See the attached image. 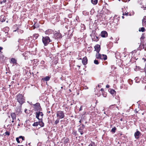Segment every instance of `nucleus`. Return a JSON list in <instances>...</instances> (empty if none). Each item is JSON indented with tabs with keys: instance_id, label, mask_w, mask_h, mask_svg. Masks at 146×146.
Here are the masks:
<instances>
[{
	"instance_id": "obj_41",
	"label": "nucleus",
	"mask_w": 146,
	"mask_h": 146,
	"mask_svg": "<svg viewBox=\"0 0 146 146\" xmlns=\"http://www.w3.org/2000/svg\"><path fill=\"white\" fill-rule=\"evenodd\" d=\"M82 106H81L80 108L79 111H81L82 110Z\"/></svg>"
},
{
	"instance_id": "obj_43",
	"label": "nucleus",
	"mask_w": 146,
	"mask_h": 146,
	"mask_svg": "<svg viewBox=\"0 0 146 146\" xmlns=\"http://www.w3.org/2000/svg\"><path fill=\"white\" fill-rule=\"evenodd\" d=\"M25 60H26L27 59V56H25Z\"/></svg>"
},
{
	"instance_id": "obj_3",
	"label": "nucleus",
	"mask_w": 146,
	"mask_h": 146,
	"mask_svg": "<svg viewBox=\"0 0 146 146\" xmlns=\"http://www.w3.org/2000/svg\"><path fill=\"white\" fill-rule=\"evenodd\" d=\"M42 41L45 46H46L51 42L50 38L48 36L42 37Z\"/></svg>"
},
{
	"instance_id": "obj_44",
	"label": "nucleus",
	"mask_w": 146,
	"mask_h": 146,
	"mask_svg": "<svg viewBox=\"0 0 146 146\" xmlns=\"http://www.w3.org/2000/svg\"><path fill=\"white\" fill-rule=\"evenodd\" d=\"M3 48L1 47H0V52H1V50Z\"/></svg>"
},
{
	"instance_id": "obj_62",
	"label": "nucleus",
	"mask_w": 146,
	"mask_h": 146,
	"mask_svg": "<svg viewBox=\"0 0 146 146\" xmlns=\"http://www.w3.org/2000/svg\"><path fill=\"white\" fill-rule=\"evenodd\" d=\"M91 145V146H92V145Z\"/></svg>"
},
{
	"instance_id": "obj_25",
	"label": "nucleus",
	"mask_w": 146,
	"mask_h": 146,
	"mask_svg": "<svg viewBox=\"0 0 146 146\" xmlns=\"http://www.w3.org/2000/svg\"><path fill=\"white\" fill-rule=\"evenodd\" d=\"M96 57L98 59H100L101 58V56H106V55H96Z\"/></svg>"
},
{
	"instance_id": "obj_38",
	"label": "nucleus",
	"mask_w": 146,
	"mask_h": 146,
	"mask_svg": "<svg viewBox=\"0 0 146 146\" xmlns=\"http://www.w3.org/2000/svg\"><path fill=\"white\" fill-rule=\"evenodd\" d=\"M36 21H37V19H34L33 20V21L34 22V23H36Z\"/></svg>"
},
{
	"instance_id": "obj_14",
	"label": "nucleus",
	"mask_w": 146,
	"mask_h": 146,
	"mask_svg": "<svg viewBox=\"0 0 146 146\" xmlns=\"http://www.w3.org/2000/svg\"><path fill=\"white\" fill-rule=\"evenodd\" d=\"M11 116L12 118V120H15L16 119V114L14 113H12L11 114Z\"/></svg>"
},
{
	"instance_id": "obj_39",
	"label": "nucleus",
	"mask_w": 146,
	"mask_h": 146,
	"mask_svg": "<svg viewBox=\"0 0 146 146\" xmlns=\"http://www.w3.org/2000/svg\"><path fill=\"white\" fill-rule=\"evenodd\" d=\"M68 141V139H66L65 140L64 143H67Z\"/></svg>"
},
{
	"instance_id": "obj_47",
	"label": "nucleus",
	"mask_w": 146,
	"mask_h": 146,
	"mask_svg": "<svg viewBox=\"0 0 146 146\" xmlns=\"http://www.w3.org/2000/svg\"><path fill=\"white\" fill-rule=\"evenodd\" d=\"M14 120H12V121H11V122H12V123H13V122H14Z\"/></svg>"
},
{
	"instance_id": "obj_34",
	"label": "nucleus",
	"mask_w": 146,
	"mask_h": 146,
	"mask_svg": "<svg viewBox=\"0 0 146 146\" xmlns=\"http://www.w3.org/2000/svg\"><path fill=\"white\" fill-rule=\"evenodd\" d=\"M16 141H17V143H19L20 142V141L19 140V138L18 137L16 138Z\"/></svg>"
},
{
	"instance_id": "obj_52",
	"label": "nucleus",
	"mask_w": 146,
	"mask_h": 146,
	"mask_svg": "<svg viewBox=\"0 0 146 146\" xmlns=\"http://www.w3.org/2000/svg\"><path fill=\"white\" fill-rule=\"evenodd\" d=\"M122 18L123 19V18H124V16H122Z\"/></svg>"
},
{
	"instance_id": "obj_26",
	"label": "nucleus",
	"mask_w": 146,
	"mask_h": 146,
	"mask_svg": "<svg viewBox=\"0 0 146 146\" xmlns=\"http://www.w3.org/2000/svg\"><path fill=\"white\" fill-rule=\"evenodd\" d=\"M38 124V122H35L33 125L34 126H37Z\"/></svg>"
},
{
	"instance_id": "obj_1",
	"label": "nucleus",
	"mask_w": 146,
	"mask_h": 146,
	"mask_svg": "<svg viewBox=\"0 0 146 146\" xmlns=\"http://www.w3.org/2000/svg\"><path fill=\"white\" fill-rule=\"evenodd\" d=\"M90 36L93 41L97 42L99 40V36L97 35L95 31H93Z\"/></svg>"
},
{
	"instance_id": "obj_7",
	"label": "nucleus",
	"mask_w": 146,
	"mask_h": 146,
	"mask_svg": "<svg viewBox=\"0 0 146 146\" xmlns=\"http://www.w3.org/2000/svg\"><path fill=\"white\" fill-rule=\"evenodd\" d=\"M95 50L96 51L97 53L96 55H101L99 53V52L100 50V46L99 44H96L94 46ZM102 55H104L102 54Z\"/></svg>"
},
{
	"instance_id": "obj_12",
	"label": "nucleus",
	"mask_w": 146,
	"mask_h": 146,
	"mask_svg": "<svg viewBox=\"0 0 146 146\" xmlns=\"http://www.w3.org/2000/svg\"><path fill=\"white\" fill-rule=\"evenodd\" d=\"M88 59L86 56L84 57L82 59V62L84 65H86L87 63Z\"/></svg>"
},
{
	"instance_id": "obj_19",
	"label": "nucleus",
	"mask_w": 146,
	"mask_h": 146,
	"mask_svg": "<svg viewBox=\"0 0 146 146\" xmlns=\"http://www.w3.org/2000/svg\"><path fill=\"white\" fill-rule=\"evenodd\" d=\"M83 129H82L80 127L78 129V131L80 133V134L82 135L83 133L84 132L83 131Z\"/></svg>"
},
{
	"instance_id": "obj_51",
	"label": "nucleus",
	"mask_w": 146,
	"mask_h": 146,
	"mask_svg": "<svg viewBox=\"0 0 146 146\" xmlns=\"http://www.w3.org/2000/svg\"><path fill=\"white\" fill-rule=\"evenodd\" d=\"M79 122L80 123H81V120H80L79 121Z\"/></svg>"
},
{
	"instance_id": "obj_40",
	"label": "nucleus",
	"mask_w": 146,
	"mask_h": 146,
	"mask_svg": "<svg viewBox=\"0 0 146 146\" xmlns=\"http://www.w3.org/2000/svg\"><path fill=\"white\" fill-rule=\"evenodd\" d=\"M0 21L1 22H3L5 21V20L4 19H0Z\"/></svg>"
},
{
	"instance_id": "obj_4",
	"label": "nucleus",
	"mask_w": 146,
	"mask_h": 146,
	"mask_svg": "<svg viewBox=\"0 0 146 146\" xmlns=\"http://www.w3.org/2000/svg\"><path fill=\"white\" fill-rule=\"evenodd\" d=\"M56 117L59 119H62L64 117V113L63 111H58L56 112Z\"/></svg>"
},
{
	"instance_id": "obj_56",
	"label": "nucleus",
	"mask_w": 146,
	"mask_h": 146,
	"mask_svg": "<svg viewBox=\"0 0 146 146\" xmlns=\"http://www.w3.org/2000/svg\"><path fill=\"white\" fill-rule=\"evenodd\" d=\"M72 104H71V105H70L71 106V105H72Z\"/></svg>"
},
{
	"instance_id": "obj_5",
	"label": "nucleus",
	"mask_w": 146,
	"mask_h": 146,
	"mask_svg": "<svg viewBox=\"0 0 146 146\" xmlns=\"http://www.w3.org/2000/svg\"><path fill=\"white\" fill-rule=\"evenodd\" d=\"M43 114L41 112L39 111L36 113V117L39 120H42Z\"/></svg>"
},
{
	"instance_id": "obj_33",
	"label": "nucleus",
	"mask_w": 146,
	"mask_h": 146,
	"mask_svg": "<svg viewBox=\"0 0 146 146\" xmlns=\"http://www.w3.org/2000/svg\"><path fill=\"white\" fill-rule=\"evenodd\" d=\"M19 139H22V140H24V137H23L22 136H20L19 137Z\"/></svg>"
},
{
	"instance_id": "obj_29",
	"label": "nucleus",
	"mask_w": 146,
	"mask_h": 146,
	"mask_svg": "<svg viewBox=\"0 0 146 146\" xmlns=\"http://www.w3.org/2000/svg\"><path fill=\"white\" fill-rule=\"evenodd\" d=\"M88 13L86 11H84L83 12V14L84 15H88Z\"/></svg>"
},
{
	"instance_id": "obj_49",
	"label": "nucleus",
	"mask_w": 146,
	"mask_h": 146,
	"mask_svg": "<svg viewBox=\"0 0 146 146\" xmlns=\"http://www.w3.org/2000/svg\"><path fill=\"white\" fill-rule=\"evenodd\" d=\"M100 90L102 91H104V90L103 88L101 89Z\"/></svg>"
},
{
	"instance_id": "obj_9",
	"label": "nucleus",
	"mask_w": 146,
	"mask_h": 146,
	"mask_svg": "<svg viewBox=\"0 0 146 146\" xmlns=\"http://www.w3.org/2000/svg\"><path fill=\"white\" fill-rule=\"evenodd\" d=\"M101 36L102 37H106L108 36L107 32L106 31H103L101 33Z\"/></svg>"
},
{
	"instance_id": "obj_16",
	"label": "nucleus",
	"mask_w": 146,
	"mask_h": 146,
	"mask_svg": "<svg viewBox=\"0 0 146 146\" xmlns=\"http://www.w3.org/2000/svg\"><path fill=\"white\" fill-rule=\"evenodd\" d=\"M40 121L38 122V124L41 127H43L44 126V123L42 122V120H39Z\"/></svg>"
},
{
	"instance_id": "obj_30",
	"label": "nucleus",
	"mask_w": 146,
	"mask_h": 146,
	"mask_svg": "<svg viewBox=\"0 0 146 146\" xmlns=\"http://www.w3.org/2000/svg\"><path fill=\"white\" fill-rule=\"evenodd\" d=\"M94 63L96 64H99V62L97 60H95L94 61Z\"/></svg>"
},
{
	"instance_id": "obj_6",
	"label": "nucleus",
	"mask_w": 146,
	"mask_h": 146,
	"mask_svg": "<svg viewBox=\"0 0 146 146\" xmlns=\"http://www.w3.org/2000/svg\"><path fill=\"white\" fill-rule=\"evenodd\" d=\"M34 106V108L36 111H40L41 108L40 104L39 103H37L35 104H32Z\"/></svg>"
},
{
	"instance_id": "obj_54",
	"label": "nucleus",
	"mask_w": 146,
	"mask_h": 146,
	"mask_svg": "<svg viewBox=\"0 0 146 146\" xmlns=\"http://www.w3.org/2000/svg\"><path fill=\"white\" fill-rule=\"evenodd\" d=\"M110 39H112V37H111V38H110Z\"/></svg>"
},
{
	"instance_id": "obj_32",
	"label": "nucleus",
	"mask_w": 146,
	"mask_h": 146,
	"mask_svg": "<svg viewBox=\"0 0 146 146\" xmlns=\"http://www.w3.org/2000/svg\"><path fill=\"white\" fill-rule=\"evenodd\" d=\"M136 50H134V51H132L130 53L132 54H135L136 53Z\"/></svg>"
},
{
	"instance_id": "obj_48",
	"label": "nucleus",
	"mask_w": 146,
	"mask_h": 146,
	"mask_svg": "<svg viewBox=\"0 0 146 146\" xmlns=\"http://www.w3.org/2000/svg\"><path fill=\"white\" fill-rule=\"evenodd\" d=\"M27 109H26V110H25V112H26V111H27Z\"/></svg>"
},
{
	"instance_id": "obj_42",
	"label": "nucleus",
	"mask_w": 146,
	"mask_h": 146,
	"mask_svg": "<svg viewBox=\"0 0 146 146\" xmlns=\"http://www.w3.org/2000/svg\"><path fill=\"white\" fill-rule=\"evenodd\" d=\"M106 88H109L110 87V86L108 85H107L106 86Z\"/></svg>"
},
{
	"instance_id": "obj_58",
	"label": "nucleus",
	"mask_w": 146,
	"mask_h": 146,
	"mask_svg": "<svg viewBox=\"0 0 146 146\" xmlns=\"http://www.w3.org/2000/svg\"><path fill=\"white\" fill-rule=\"evenodd\" d=\"M79 59H80V60H81V59H82V58H80Z\"/></svg>"
},
{
	"instance_id": "obj_28",
	"label": "nucleus",
	"mask_w": 146,
	"mask_h": 146,
	"mask_svg": "<svg viewBox=\"0 0 146 146\" xmlns=\"http://www.w3.org/2000/svg\"><path fill=\"white\" fill-rule=\"evenodd\" d=\"M59 119L58 118H57V119L55 121V124H57L59 122Z\"/></svg>"
},
{
	"instance_id": "obj_60",
	"label": "nucleus",
	"mask_w": 146,
	"mask_h": 146,
	"mask_svg": "<svg viewBox=\"0 0 146 146\" xmlns=\"http://www.w3.org/2000/svg\"><path fill=\"white\" fill-rule=\"evenodd\" d=\"M30 143H29L28 144H29V145H30Z\"/></svg>"
},
{
	"instance_id": "obj_27",
	"label": "nucleus",
	"mask_w": 146,
	"mask_h": 146,
	"mask_svg": "<svg viewBox=\"0 0 146 146\" xmlns=\"http://www.w3.org/2000/svg\"><path fill=\"white\" fill-rule=\"evenodd\" d=\"M116 129V127H114L112 128V129L111 130V132L113 133H115V130Z\"/></svg>"
},
{
	"instance_id": "obj_11",
	"label": "nucleus",
	"mask_w": 146,
	"mask_h": 146,
	"mask_svg": "<svg viewBox=\"0 0 146 146\" xmlns=\"http://www.w3.org/2000/svg\"><path fill=\"white\" fill-rule=\"evenodd\" d=\"M141 133L138 131H137L134 133V136L135 138L138 139L139 138V136L141 135Z\"/></svg>"
},
{
	"instance_id": "obj_59",
	"label": "nucleus",
	"mask_w": 146,
	"mask_h": 146,
	"mask_svg": "<svg viewBox=\"0 0 146 146\" xmlns=\"http://www.w3.org/2000/svg\"><path fill=\"white\" fill-rule=\"evenodd\" d=\"M78 66L79 67H80V66Z\"/></svg>"
},
{
	"instance_id": "obj_23",
	"label": "nucleus",
	"mask_w": 146,
	"mask_h": 146,
	"mask_svg": "<svg viewBox=\"0 0 146 146\" xmlns=\"http://www.w3.org/2000/svg\"><path fill=\"white\" fill-rule=\"evenodd\" d=\"M110 93L111 94H115V92H116L115 91L113 90H111L110 91Z\"/></svg>"
},
{
	"instance_id": "obj_15",
	"label": "nucleus",
	"mask_w": 146,
	"mask_h": 146,
	"mask_svg": "<svg viewBox=\"0 0 146 146\" xmlns=\"http://www.w3.org/2000/svg\"><path fill=\"white\" fill-rule=\"evenodd\" d=\"M39 27V24H36V23H35L34 25L32 27L33 29H35V28H37Z\"/></svg>"
},
{
	"instance_id": "obj_31",
	"label": "nucleus",
	"mask_w": 146,
	"mask_h": 146,
	"mask_svg": "<svg viewBox=\"0 0 146 146\" xmlns=\"http://www.w3.org/2000/svg\"><path fill=\"white\" fill-rule=\"evenodd\" d=\"M5 134L6 135L9 136L10 135V132L7 131L5 133Z\"/></svg>"
},
{
	"instance_id": "obj_13",
	"label": "nucleus",
	"mask_w": 146,
	"mask_h": 146,
	"mask_svg": "<svg viewBox=\"0 0 146 146\" xmlns=\"http://www.w3.org/2000/svg\"><path fill=\"white\" fill-rule=\"evenodd\" d=\"M19 48V50L21 52H23L22 50L25 49V48L24 45H22L21 47L20 46H18L16 47V49L17 50Z\"/></svg>"
},
{
	"instance_id": "obj_36",
	"label": "nucleus",
	"mask_w": 146,
	"mask_h": 146,
	"mask_svg": "<svg viewBox=\"0 0 146 146\" xmlns=\"http://www.w3.org/2000/svg\"><path fill=\"white\" fill-rule=\"evenodd\" d=\"M5 29L7 30V31H8L9 30V28L8 27H6L5 28Z\"/></svg>"
},
{
	"instance_id": "obj_53",
	"label": "nucleus",
	"mask_w": 146,
	"mask_h": 146,
	"mask_svg": "<svg viewBox=\"0 0 146 146\" xmlns=\"http://www.w3.org/2000/svg\"><path fill=\"white\" fill-rule=\"evenodd\" d=\"M18 146H23V145H18Z\"/></svg>"
},
{
	"instance_id": "obj_45",
	"label": "nucleus",
	"mask_w": 146,
	"mask_h": 146,
	"mask_svg": "<svg viewBox=\"0 0 146 146\" xmlns=\"http://www.w3.org/2000/svg\"><path fill=\"white\" fill-rule=\"evenodd\" d=\"M82 127H83L82 128V129H84V125L83 124H82Z\"/></svg>"
},
{
	"instance_id": "obj_55",
	"label": "nucleus",
	"mask_w": 146,
	"mask_h": 146,
	"mask_svg": "<svg viewBox=\"0 0 146 146\" xmlns=\"http://www.w3.org/2000/svg\"><path fill=\"white\" fill-rule=\"evenodd\" d=\"M63 107H64V105H63Z\"/></svg>"
},
{
	"instance_id": "obj_37",
	"label": "nucleus",
	"mask_w": 146,
	"mask_h": 146,
	"mask_svg": "<svg viewBox=\"0 0 146 146\" xmlns=\"http://www.w3.org/2000/svg\"><path fill=\"white\" fill-rule=\"evenodd\" d=\"M142 20L146 21V16H144L142 19Z\"/></svg>"
},
{
	"instance_id": "obj_46",
	"label": "nucleus",
	"mask_w": 146,
	"mask_h": 146,
	"mask_svg": "<svg viewBox=\"0 0 146 146\" xmlns=\"http://www.w3.org/2000/svg\"><path fill=\"white\" fill-rule=\"evenodd\" d=\"M143 60H144L145 61L146 60V58L145 59V58H143L142 59Z\"/></svg>"
},
{
	"instance_id": "obj_2",
	"label": "nucleus",
	"mask_w": 146,
	"mask_h": 146,
	"mask_svg": "<svg viewBox=\"0 0 146 146\" xmlns=\"http://www.w3.org/2000/svg\"><path fill=\"white\" fill-rule=\"evenodd\" d=\"M17 100L21 105L25 102L24 97L22 95L20 94H18L17 97Z\"/></svg>"
},
{
	"instance_id": "obj_22",
	"label": "nucleus",
	"mask_w": 146,
	"mask_h": 146,
	"mask_svg": "<svg viewBox=\"0 0 146 146\" xmlns=\"http://www.w3.org/2000/svg\"><path fill=\"white\" fill-rule=\"evenodd\" d=\"M145 31V28L143 27L140 28L139 30V31L140 32L141 31L142 32H143Z\"/></svg>"
},
{
	"instance_id": "obj_50",
	"label": "nucleus",
	"mask_w": 146,
	"mask_h": 146,
	"mask_svg": "<svg viewBox=\"0 0 146 146\" xmlns=\"http://www.w3.org/2000/svg\"><path fill=\"white\" fill-rule=\"evenodd\" d=\"M35 35H36V36H37V37H38V34H37Z\"/></svg>"
},
{
	"instance_id": "obj_10",
	"label": "nucleus",
	"mask_w": 146,
	"mask_h": 146,
	"mask_svg": "<svg viewBox=\"0 0 146 146\" xmlns=\"http://www.w3.org/2000/svg\"><path fill=\"white\" fill-rule=\"evenodd\" d=\"M53 32L54 31L53 30L50 29H48L45 31V34L46 35H49L53 33Z\"/></svg>"
},
{
	"instance_id": "obj_35",
	"label": "nucleus",
	"mask_w": 146,
	"mask_h": 146,
	"mask_svg": "<svg viewBox=\"0 0 146 146\" xmlns=\"http://www.w3.org/2000/svg\"><path fill=\"white\" fill-rule=\"evenodd\" d=\"M128 13H124L123 12V15H126V16H127L128 15Z\"/></svg>"
},
{
	"instance_id": "obj_21",
	"label": "nucleus",
	"mask_w": 146,
	"mask_h": 146,
	"mask_svg": "<svg viewBox=\"0 0 146 146\" xmlns=\"http://www.w3.org/2000/svg\"><path fill=\"white\" fill-rule=\"evenodd\" d=\"M107 55L106 56H101V58H100V59L102 60H105L107 59Z\"/></svg>"
},
{
	"instance_id": "obj_63",
	"label": "nucleus",
	"mask_w": 146,
	"mask_h": 146,
	"mask_svg": "<svg viewBox=\"0 0 146 146\" xmlns=\"http://www.w3.org/2000/svg\"><path fill=\"white\" fill-rule=\"evenodd\" d=\"M61 88H62V87H61Z\"/></svg>"
},
{
	"instance_id": "obj_17",
	"label": "nucleus",
	"mask_w": 146,
	"mask_h": 146,
	"mask_svg": "<svg viewBox=\"0 0 146 146\" xmlns=\"http://www.w3.org/2000/svg\"><path fill=\"white\" fill-rule=\"evenodd\" d=\"M92 3L94 5H96L98 2V0H91Z\"/></svg>"
},
{
	"instance_id": "obj_57",
	"label": "nucleus",
	"mask_w": 146,
	"mask_h": 146,
	"mask_svg": "<svg viewBox=\"0 0 146 146\" xmlns=\"http://www.w3.org/2000/svg\"><path fill=\"white\" fill-rule=\"evenodd\" d=\"M115 57L116 58H117V57H116V56H115Z\"/></svg>"
},
{
	"instance_id": "obj_61",
	"label": "nucleus",
	"mask_w": 146,
	"mask_h": 146,
	"mask_svg": "<svg viewBox=\"0 0 146 146\" xmlns=\"http://www.w3.org/2000/svg\"><path fill=\"white\" fill-rule=\"evenodd\" d=\"M121 121H122V119H121Z\"/></svg>"
},
{
	"instance_id": "obj_24",
	"label": "nucleus",
	"mask_w": 146,
	"mask_h": 146,
	"mask_svg": "<svg viewBox=\"0 0 146 146\" xmlns=\"http://www.w3.org/2000/svg\"><path fill=\"white\" fill-rule=\"evenodd\" d=\"M142 25L143 26H146V21L142 20Z\"/></svg>"
},
{
	"instance_id": "obj_8",
	"label": "nucleus",
	"mask_w": 146,
	"mask_h": 146,
	"mask_svg": "<svg viewBox=\"0 0 146 146\" xmlns=\"http://www.w3.org/2000/svg\"><path fill=\"white\" fill-rule=\"evenodd\" d=\"M54 37L56 39L60 38L62 37V35L59 32H56L54 34Z\"/></svg>"
},
{
	"instance_id": "obj_18",
	"label": "nucleus",
	"mask_w": 146,
	"mask_h": 146,
	"mask_svg": "<svg viewBox=\"0 0 146 146\" xmlns=\"http://www.w3.org/2000/svg\"><path fill=\"white\" fill-rule=\"evenodd\" d=\"M11 63H13V64L16 63L17 60L14 58H12L11 60Z\"/></svg>"
},
{
	"instance_id": "obj_20",
	"label": "nucleus",
	"mask_w": 146,
	"mask_h": 146,
	"mask_svg": "<svg viewBox=\"0 0 146 146\" xmlns=\"http://www.w3.org/2000/svg\"><path fill=\"white\" fill-rule=\"evenodd\" d=\"M50 77L48 76H46L45 77L43 78L44 80L46 81H48L49 80Z\"/></svg>"
}]
</instances>
